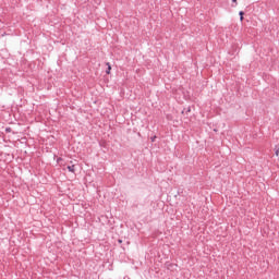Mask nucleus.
Listing matches in <instances>:
<instances>
[{
  "instance_id": "4",
  "label": "nucleus",
  "mask_w": 279,
  "mask_h": 279,
  "mask_svg": "<svg viewBox=\"0 0 279 279\" xmlns=\"http://www.w3.org/2000/svg\"><path fill=\"white\" fill-rule=\"evenodd\" d=\"M99 145H100V147H106L107 143H106V141H101V142L99 143Z\"/></svg>"
},
{
  "instance_id": "8",
  "label": "nucleus",
  "mask_w": 279,
  "mask_h": 279,
  "mask_svg": "<svg viewBox=\"0 0 279 279\" xmlns=\"http://www.w3.org/2000/svg\"><path fill=\"white\" fill-rule=\"evenodd\" d=\"M124 279H131L130 277H124Z\"/></svg>"
},
{
  "instance_id": "7",
  "label": "nucleus",
  "mask_w": 279,
  "mask_h": 279,
  "mask_svg": "<svg viewBox=\"0 0 279 279\" xmlns=\"http://www.w3.org/2000/svg\"><path fill=\"white\" fill-rule=\"evenodd\" d=\"M155 138H156V137H153V138H151V142H153V143H154Z\"/></svg>"
},
{
  "instance_id": "6",
  "label": "nucleus",
  "mask_w": 279,
  "mask_h": 279,
  "mask_svg": "<svg viewBox=\"0 0 279 279\" xmlns=\"http://www.w3.org/2000/svg\"><path fill=\"white\" fill-rule=\"evenodd\" d=\"M232 3H234V4H231L232 8H236V0H232Z\"/></svg>"
},
{
  "instance_id": "1",
  "label": "nucleus",
  "mask_w": 279,
  "mask_h": 279,
  "mask_svg": "<svg viewBox=\"0 0 279 279\" xmlns=\"http://www.w3.org/2000/svg\"><path fill=\"white\" fill-rule=\"evenodd\" d=\"M66 169L70 173H75V165L68 166Z\"/></svg>"
},
{
  "instance_id": "3",
  "label": "nucleus",
  "mask_w": 279,
  "mask_h": 279,
  "mask_svg": "<svg viewBox=\"0 0 279 279\" xmlns=\"http://www.w3.org/2000/svg\"><path fill=\"white\" fill-rule=\"evenodd\" d=\"M245 15V12L240 11V21H243V16Z\"/></svg>"
},
{
  "instance_id": "2",
  "label": "nucleus",
  "mask_w": 279,
  "mask_h": 279,
  "mask_svg": "<svg viewBox=\"0 0 279 279\" xmlns=\"http://www.w3.org/2000/svg\"><path fill=\"white\" fill-rule=\"evenodd\" d=\"M107 70H106V73L107 75H110V71H112V66H110V63H107Z\"/></svg>"
},
{
  "instance_id": "9",
  "label": "nucleus",
  "mask_w": 279,
  "mask_h": 279,
  "mask_svg": "<svg viewBox=\"0 0 279 279\" xmlns=\"http://www.w3.org/2000/svg\"><path fill=\"white\" fill-rule=\"evenodd\" d=\"M58 160H62V158H59Z\"/></svg>"
},
{
  "instance_id": "5",
  "label": "nucleus",
  "mask_w": 279,
  "mask_h": 279,
  "mask_svg": "<svg viewBox=\"0 0 279 279\" xmlns=\"http://www.w3.org/2000/svg\"><path fill=\"white\" fill-rule=\"evenodd\" d=\"M5 132H7V134H10V132H12V128H7Z\"/></svg>"
}]
</instances>
